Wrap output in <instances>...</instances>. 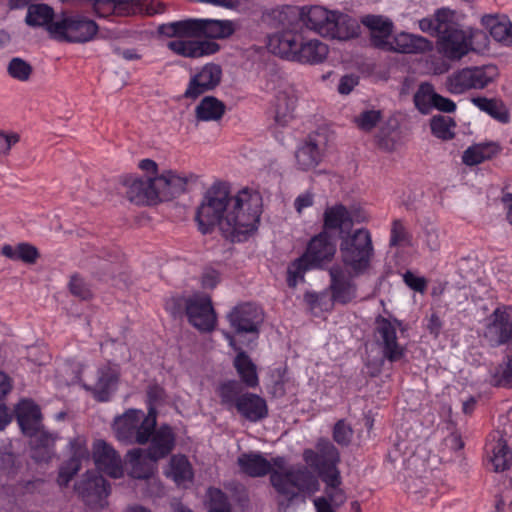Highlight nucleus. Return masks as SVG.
<instances>
[{
	"label": "nucleus",
	"mask_w": 512,
	"mask_h": 512,
	"mask_svg": "<svg viewBox=\"0 0 512 512\" xmlns=\"http://www.w3.org/2000/svg\"><path fill=\"white\" fill-rule=\"evenodd\" d=\"M262 208V197L259 193H250L248 189H243L233 195L222 223V236L231 243L248 241L258 231Z\"/></svg>",
	"instance_id": "obj_1"
},
{
	"label": "nucleus",
	"mask_w": 512,
	"mask_h": 512,
	"mask_svg": "<svg viewBox=\"0 0 512 512\" xmlns=\"http://www.w3.org/2000/svg\"><path fill=\"white\" fill-rule=\"evenodd\" d=\"M270 485L282 501L279 505L289 507L295 501L305 502L306 496L319 490L318 478L306 467L286 468V459L277 456L271 459Z\"/></svg>",
	"instance_id": "obj_2"
},
{
	"label": "nucleus",
	"mask_w": 512,
	"mask_h": 512,
	"mask_svg": "<svg viewBox=\"0 0 512 512\" xmlns=\"http://www.w3.org/2000/svg\"><path fill=\"white\" fill-rule=\"evenodd\" d=\"M216 393L220 398L221 405L234 408L242 418L249 422L257 423L269 416L266 399L256 393L244 391V387L235 379L221 382Z\"/></svg>",
	"instance_id": "obj_3"
},
{
	"label": "nucleus",
	"mask_w": 512,
	"mask_h": 512,
	"mask_svg": "<svg viewBox=\"0 0 512 512\" xmlns=\"http://www.w3.org/2000/svg\"><path fill=\"white\" fill-rule=\"evenodd\" d=\"M232 198L230 184L225 181H216L207 189L195 214L203 235L211 234L216 226L222 230Z\"/></svg>",
	"instance_id": "obj_4"
},
{
	"label": "nucleus",
	"mask_w": 512,
	"mask_h": 512,
	"mask_svg": "<svg viewBox=\"0 0 512 512\" xmlns=\"http://www.w3.org/2000/svg\"><path fill=\"white\" fill-rule=\"evenodd\" d=\"M340 257L342 265L360 276L366 273L374 257L371 233L366 228H359L346 235H341Z\"/></svg>",
	"instance_id": "obj_5"
},
{
	"label": "nucleus",
	"mask_w": 512,
	"mask_h": 512,
	"mask_svg": "<svg viewBox=\"0 0 512 512\" xmlns=\"http://www.w3.org/2000/svg\"><path fill=\"white\" fill-rule=\"evenodd\" d=\"M99 32L98 24L91 18L71 11L57 15V23L52 26L50 38L62 43L84 44L93 41Z\"/></svg>",
	"instance_id": "obj_6"
},
{
	"label": "nucleus",
	"mask_w": 512,
	"mask_h": 512,
	"mask_svg": "<svg viewBox=\"0 0 512 512\" xmlns=\"http://www.w3.org/2000/svg\"><path fill=\"white\" fill-rule=\"evenodd\" d=\"M316 450L305 449L303 460L314 469L324 484L334 486L339 483L341 455L338 448L325 437L317 440Z\"/></svg>",
	"instance_id": "obj_7"
},
{
	"label": "nucleus",
	"mask_w": 512,
	"mask_h": 512,
	"mask_svg": "<svg viewBox=\"0 0 512 512\" xmlns=\"http://www.w3.org/2000/svg\"><path fill=\"white\" fill-rule=\"evenodd\" d=\"M499 76L496 65L466 67L450 76V93L460 94L469 89H483Z\"/></svg>",
	"instance_id": "obj_8"
},
{
	"label": "nucleus",
	"mask_w": 512,
	"mask_h": 512,
	"mask_svg": "<svg viewBox=\"0 0 512 512\" xmlns=\"http://www.w3.org/2000/svg\"><path fill=\"white\" fill-rule=\"evenodd\" d=\"M143 415L142 410L131 408L117 416L112 425L116 438L126 444H147L150 438L141 422Z\"/></svg>",
	"instance_id": "obj_9"
},
{
	"label": "nucleus",
	"mask_w": 512,
	"mask_h": 512,
	"mask_svg": "<svg viewBox=\"0 0 512 512\" xmlns=\"http://www.w3.org/2000/svg\"><path fill=\"white\" fill-rule=\"evenodd\" d=\"M330 283L328 290L331 294L330 307L335 304L347 305L357 298L358 287L353 278L357 277L352 271H346L340 264H333L328 269Z\"/></svg>",
	"instance_id": "obj_10"
},
{
	"label": "nucleus",
	"mask_w": 512,
	"mask_h": 512,
	"mask_svg": "<svg viewBox=\"0 0 512 512\" xmlns=\"http://www.w3.org/2000/svg\"><path fill=\"white\" fill-rule=\"evenodd\" d=\"M188 323L202 333L212 332L217 323V315L210 296L194 293L188 296L186 307Z\"/></svg>",
	"instance_id": "obj_11"
},
{
	"label": "nucleus",
	"mask_w": 512,
	"mask_h": 512,
	"mask_svg": "<svg viewBox=\"0 0 512 512\" xmlns=\"http://www.w3.org/2000/svg\"><path fill=\"white\" fill-rule=\"evenodd\" d=\"M337 252L336 241L332 234L320 231L310 238L303 256L315 269H327Z\"/></svg>",
	"instance_id": "obj_12"
},
{
	"label": "nucleus",
	"mask_w": 512,
	"mask_h": 512,
	"mask_svg": "<svg viewBox=\"0 0 512 512\" xmlns=\"http://www.w3.org/2000/svg\"><path fill=\"white\" fill-rule=\"evenodd\" d=\"M236 335L253 334L258 338L263 318L257 306L252 303L236 305L226 316Z\"/></svg>",
	"instance_id": "obj_13"
},
{
	"label": "nucleus",
	"mask_w": 512,
	"mask_h": 512,
	"mask_svg": "<svg viewBox=\"0 0 512 512\" xmlns=\"http://www.w3.org/2000/svg\"><path fill=\"white\" fill-rule=\"evenodd\" d=\"M465 15L450 9V62L460 60L473 47V29L462 23Z\"/></svg>",
	"instance_id": "obj_14"
},
{
	"label": "nucleus",
	"mask_w": 512,
	"mask_h": 512,
	"mask_svg": "<svg viewBox=\"0 0 512 512\" xmlns=\"http://www.w3.org/2000/svg\"><path fill=\"white\" fill-rule=\"evenodd\" d=\"M402 321L392 320L378 315L375 318V333L382 339V354L389 362L400 361L405 356V348L397 341L396 328L401 327Z\"/></svg>",
	"instance_id": "obj_15"
},
{
	"label": "nucleus",
	"mask_w": 512,
	"mask_h": 512,
	"mask_svg": "<svg viewBox=\"0 0 512 512\" xmlns=\"http://www.w3.org/2000/svg\"><path fill=\"white\" fill-rule=\"evenodd\" d=\"M110 490V483L95 471H87L83 478L75 483V491L90 507L99 505L110 494Z\"/></svg>",
	"instance_id": "obj_16"
},
{
	"label": "nucleus",
	"mask_w": 512,
	"mask_h": 512,
	"mask_svg": "<svg viewBox=\"0 0 512 512\" xmlns=\"http://www.w3.org/2000/svg\"><path fill=\"white\" fill-rule=\"evenodd\" d=\"M301 30V27H290L269 35L268 48L274 55L294 61L304 40Z\"/></svg>",
	"instance_id": "obj_17"
},
{
	"label": "nucleus",
	"mask_w": 512,
	"mask_h": 512,
	"mask_svg": "<svg viewBox=\"0 0 512 512\" xmlns=\"http://www.w3.org/2000/svg\"><path fill=\"white\" fill-rule=\"evenodd\" d=\"M222 74V68L219 64H205L199 72L190 78L183 97L195 100L202 94L214 90L220 84Z\"/></svg>",
	"instance_id": "obj_18"
},
{
	"label": "nucleus",
	"mask_w": 512,
	"mask_h": 512,
	"mask_svg": "<svg viewBox=\"0 0 512 512\" xmlns=\"http://www.w3.org/2000/svg\"><path fill=\"white\" fill-rule=\"evenodd\" d=\"M224 336L228 341L229 346L237 352L233 359V367L239 376V380L237 381L240 382L243 387L252 389L257 388L260 380L256 364L252 361L248 353L237 344L232 333L225 332Z\"/></svg>",
	"instance_id": "obj_19"
},
{
	"label": "nucleus",
	"mask_w": 512,
	"mask_h": 512,
	"mask_svg": "<svg viewBox=\"0 0 512 512\" xmlns=\"http://www.w3.org/2000/svg\"><path fill=\"white\" fill-rule=\"evenodd\" d=\"M123 186L127 187V199L136 205H156L159 196L155 191L153 177L141 178L125 175L120 178Z\"/></svg>",
	"instance_id": "obj_20"
},
{
	"label": "nucleus",
	"mask_w": 512,
	"mask_h": 512,
	"mask_svg": "<svg viewBox=\"0 0 512 512\" xmlns=\"http://www.w3.org/2000/svg\"><path fill=\"white\" fill-rule=\"evenodd\" d=\"M62 3L80 7L91 6L99 17H105L109 12L126 16L134 14L143 4V0H60Z\"/></svg>",
	"instance_id": "obj_21"
},
{
	"label": "nucleus",
	"mask_w": 512,
	"mask_h": 512,
	"mask_svg": "<svg viewBox=\"0 0 512 512\" xmlns=\"http://www.w3.org/2000/svg\"><path fill=\"white\" fill-rule=\"evenodd\" d=\"M487 334L497 345L512 341V305H499L488 317Z\"/></svg>",
	"instance_id": "obj_22"
},
{
	"label": "nucleus",
	"mask_w": 512,
	"mask_h": 512,
	"mask_svg": "<svg viewBox=\"0 0 512 512\" xmlns=\"http://www.w3.org/2000/svg\"><path fill=\"white\" fill-rule=\"evenodd\" d=\"M149 447L144 450L146 457L151 462H157L166 458L176 446V435L169 424H162L156 428L149 441Z\"/></svg>",
	"instance_id": "obj_23"
},
{
	"label": "nucleus",
	"mask_w": 512,
	"mask_h": 512,
	"mask_svg": "<svg viewBox=\"0 0 512 512\" xmlns=\"http://www.w3.org/2000/svg\"><path fill=\"white\" fill-rule=\"evenodd\" d=\"M120 373L117 369L105 365L97 369V381L94 385L83 384L82 387L90 392L97 402H108L116 391Z\"/></svg>",
	"instance_id": "obj_24"
},
{
	"label": "nucleus",
	"mask_w": 512,
	"mask_h": 512,
	"mask_svg": "<svg viewBox=\"0 0 512 512\" xmlns=\"http://www.w3.org/2000/svg\"><path fill=\"white\" fill-rule=\"evenodd\" d=\"M361 23L370 31V42L374 48L386 51L392 49L388 41L393 33V22L382 15L368 14L361 18Z\"/></svg>",
	"instance_id": "obj_25"
},
{
	"label": "nucleus",
	"mask_w": 512,
	"mask_h": 512,
	"mask_svg": "<svg viewBox=\"0 0 512 512\" xmlns=\"http://www.w3.org/2000/svg\"><path fill=\"white\" fill-rule=\"evenodd\" d=\"M93 458L96 468L112 478H119L123 474L121 458L116 450L104 440L94 444Z\"/></svg>",
	"instance_id": "obj_26"
},
{
	"label": "nucleus",
	"mask_w": 512,
	"mask_h": 512,
	"mask_svg": "<svg viewBox=\"0 0 512 512\" xmlns=\"http://www.w3.org/2000/svg\"><path fill=\"white\" fill-rule=\"evenodd\" d=\"M17 423L25 436H34L40 429L41 410L32 399H21L14 408Z\"/></svg>",
	"instance_id": "obj_27"
},
{
	"label": "nucleus",
	"mask_w": 512,
	"mask_h": 512,
	"mask_svg": "<svg viewBox=\"0 0 512 512\" xmlns=\"http://www.w3.org/2000/svg\"><path fill=\"white\" fill-rule=\"evenodd\" d=\"M419 28L432 36H437V49L444 58L448 57V7H442L435 13V18H423Z\"/></svg>",
	"instance_id": "obj_28"
},
{
	"label": "nucleus",
	"mask_w": 512,
	"mask_h": 512,
	"mask_svg": "<svg viewBox=\"0 0 512 512\" xmlns=\"http://www.w3.org/2000/svg\"><path fill=\"white\" fill-rule=\"evenodd\" d=\"M262 22L271 29L278 31L290 27H301L300 7L284 5L282 7L267 10L262 15Z\"/></svg>",
	"instance_id": "obj_29"
},
{
	"label": "nucleus",
	"mask_w": 512,
	"mask_h": 512,
	"mask_svg": "<svg viewBox=\"0 0 512 512\" xmlns=\"http://www.w3.org/2000/svg\"><path fill=\"white\" fill-rule=\"evenodd\" d=\"M155 191L159 196V202L171 201L186 192L188 178L176 174L172 170L164 171L159 176L153 177Z\"/></svg>",
	"instance_id": "obj_30"
},
{
	"label": "nucleus",
	"mask_w": 512,
	"mask_h": 512,
	"mask_svg": "<svg viewBox=\"0 0 512 512\" xmlns=\"http://www.w3.org/2000/svg\"><path fill=\"white\" fill-rule=\"evenodd\" d=\"M353 224V217L347 207L342 203H337L326 207L324 210L321 231H326V233L330 234L332 231H338L339 238L341 239V235L351 232Z\"/></svg>",
	"instance_id": "obj_31"
},
{
	"label": "nucleus",
	"mask_w": 512,
	"mask_h": 512,
	"mask_svg": "<svg viewBox=\"0 0 512 512\" xmlns=\"http://www.w3.org/2000/svg\"><path fill=\"white\" fill-rule=\"evenodd\" d=\"M167 47L177 55L186 58H199L213 55L220 50V45L212 40H172Z\"/></svg>",
	"instance_id": "obj_32"
},
{
	"label": "nucleus",
	"mask_w": 512,
	"mask_h": 512,
	"mask_svg": "<svg viewBox=\"0 0 512 512\" xmlns=\"http://www.w3.org/2000/svg\"><path fill=\"white\" fill-rule=\"evenodd\" d=\"M413 101L422 114H429L433 108L448 113V98L436 93L431 83H421L413 96Z\"/></svg>",
	"instance_id": "obj_33"
},
{
	"label": "nucleus",
	"mask_w": 512,
	"mask_h": 512,
	"mask_svg": "<svg viewBox=\"0 0 512 512\" xmlns=\"http://www.w3.org/2000/svg\"><path fill=\"white\" fill-rule=\"evenodd\" d=\"M324 31L326 34L325 37L349 40L359 36L360 25L355 18L348 14L334 11V17L331 18V25Z\"/></svg>",
	"instance_id": "obj_34"
},
{
	"label": "nucleus",
	"mask_w": 512,
	"mask_h": 512,
	"mask_svg": "<svg viewBox=\"0 0 512 512\" xmlns=\"http://www.w3.org/2000/svg\"><path fill=\"white\" fill-rule=\"evenodd\" d=\"M301 11V28L315 31L319 35L325 37V29L331 25V18L334 17V11H329L322 6L300 7Z\"/></svg>",
	"instance_id": "obj_35"
},
{
	"label": "nucleus",
	"mask_w": 512,
	"mask_h": 512,
	"mask_svg": "<svg viewBox=\"0 0 512 512\" xmlns=\"http://www.w3.org/2000/svg\"><path fill=\"white\" fill-rule=\"evenodd\" d=\"M432 49L433 43L427 38L420 35L401 32L394 37L392 49H386V51L401 54H419L429 52Z\"/></svg>",
	"instance_id": "obj_36"
},
{
	"label": "nucleus",
	"mask_w": 512,
	"mask_h": 512,
	"mask_svg": "<svg viewBox=\"0 0 512 512\" xmlns=\"http://www.w3.org/2000/svg\"><path fill=\"white\" fill-rule=\"evenodd\" d=\"M505 436L506 433L501 431H496L492 435L490 461L495 472H504L510 469L512 465V449L509 447Z\"/></svg>",
	"instance_id": "obj_37"
},
{
	"label": "nucleus",
	"mask_w": 512,
	"mask_h": 512,
	"mask_svg": "<svg viewBox=\"0 0 512 512\" xmlns=\"http://www.w3.org/2000/svg\"><path fill=\"white\" fill-rule=\"evenodd\" d=\"M25 23L29 27H44L50 35L53 25L57 23V16L52 6L46 3H33L28 6Z\"/></svg>",
	"instance_id": "obj_38"
},
{
	"label": "nucleus",
	"mask_w": 512,
	"mask_h": 512,
	"mask_svg": "<svg viewBox=\"0 0 512 512\" xmlns=\"http://www.w3.org/2000/svg\"><path fill=\"white\" fill-rule=\"evenodd\" d=\"M199 27V18H188L161 24L157 32L168 38H199Z\"/></svg>",
	"instance_id": "obj_39"
},
{
	"label": "nucleus",
	"mask_w": 512,
	"mask_h": 512,
	"mask_svg": "<svg viewBox=\"0 0 512 512\" xmlns=\"http://www.w3.org/2000/svg\"><path fill=\"white\" fill-rule=\"evenodd\" d=\"M240 471L245 475L258 478L271 472V463L259 452L242 453L237 458Z\"/></svg>",
	"instance_id": "obj_40"
},
{
	"label": "nucleus",
	"mask_w": 512,
	"mask_h": 512,
	"mask_svg": "<svg viewBox=\"0 0 512 512\" xmlns=\"http://www.w3.org/2000/svg\"><path fill=\"white\" fill-rule=\"evenodd\" d=\"M1 254L12 261H21L27 265L36 264L41 257L39 249L29 242H20L16 246L4 244Z\"/></svg>",
	"instance_id": "obj_41"
},
{
	"label": "nucleus",
	"mask_w": 512,
	"mask_h": 512,
	"mask_svg": "<svg viewBox=\"0 0 512 512\" xmlns=\"http://www.w3.org/2000/svg\"><path fill=\"white\" fill-rule=\"evenodd\" d=\"M199 38L225 39L235 32L231 20L199 19Z\"/></svg>",
	"instance_id": "obj_42"
},
{
	"label": "nucleus",
	"mask_w": 512,
	"mask_h": 512,
	"mask_svg": "<svg viewBox=\"0 0 512 512\" xmlns=\"http://www.w3.org/2000/svg\"><path fill=\"white\" fill-rule=\"evenodd\" d=\"M321 157L318 144L311 138L301 143L295 151L298 169L303 171L315 168L320 163Z\"/></svg>",
	"instance_id": "obj_43"
},
{
	"label": "nucleus",
	"mask_w": 512,
	"mask_h": 512,
	"mask_svg": "<svg viewBox=\"0 0 512 512\" xmlns=\"http://www.w3.org/2000/svg\"><path fill=\"white\" fill-rule=\"evenodd\" d=\"M297 99L293 94L279 91L274 99V120L279 126H286L294 118Z\"/></svg>",
	"instance_id": "obj_44"
},
{
	"label": "nucleus",
	"mask_w": 512,
	"mask_h": 512,
	"mask_svg": "<svg viewBox=\"0 0 512 512\" xmlns=\"http://www.w3.org/2000/svg\"><path fill=\"white\" fill-rule=\"evenodd\" d=\"M328 46L319 40L302 42L294 61L299 63L318 64L328 55Z\"/></svg>",
	"instance_id": "obj_45"
},
{
	"label": "nucleus",
	"mask_w": 512,
	"mask_h": 512,
	"mask_svg": "<svg viewBox=\"0 0 512 512\" xmlns=\"http://www.w3.org/2000/svg\"><path fill=\"white\" fill-rule=\"evenodd\" d=\"M224 102L214 96H205L196 106L195 114L199 121H218L225 114Z\"/></svg>",
	"instance_id": "obj_46"
},
{
	"label": "nucleus",
	"mask_w": 512,
	"mask_h": 512,
	"mask_svg": "<svg viewBox=\"0 0 512 512\" xmlns=\"http://www.w3.org/2000/svg\"><path fill=\"white\" fill-rule=\"evenodd\" d=\"M472 102L481 111L487 113L495 120L503 124L509 122L510 114L502 100L478 96L474 97Z\"/></svg>",
	"instance_id": "obj_47"
},
{
	"label": "nucleus",
	"mask_w": 512,
	"mask_h": 512,
	"mask_svg": "<svg viewBox=\"0 0 512 512\" xmlns=\"http://www.w3.org/2000/svg\"><path fill=\"white\" fill-rule=\"evenodd\" d=\"M499 152V146L496 144H478L468 147L462 156L463 163L468 166H474L483 161L492 158Z\"/></svg>",
	"instance_id": "obj_48"
},
{
	"label": "nucleus",
	"mask_w": 512,
	"mask_h": 512,
	"mask_svg": "<svg viewBox=\"0 0 512 512\" xmlns=\"http://www.w3.org/2000/svg\"><path fill=\"white\" fill-rule=\"evenodd\" d=\"M131 464V476L135 479H149L153 475V467L147 462L146 452L134 448L128 452Z\"/></svg>",
	"instance_id": "obj_49"
},
{
	"label": "nucleus",
	"mask_w": 512,
	"mask_h": 512,
	"mask_svg": "<svg viewBox=\"0 0 512 512\" xmlns=\"http://www.w3.org/2000/svg\"><path fill=\"white\" fill-rule=\"evenodd\" d=\"M481 24L496 41L507 43L511 23L506 18L501 19L497 15H484Z\"/></svg>",
	"instance_id": "obj_50"
},
{
	"label": "nucleus",
	"mask_w": 512,
	"mask_h": 512,
	"mask_svg": "<svg viewBox=\"0 0 512 512\" xmlns=\"http://www.w3.org/2000/svg\"><path fill=\"white\" fill-rule=\"evenodd\" d=\"M315 269L310 266V263L305 259L303 255L296 258L290 263L287 269V285L289 288H295L298 281L305 280V273L309 270Z\"/></svg>",
	"instance_id": "obj_51"
},
{
	"label": "nucleus",
	"mask_w": 512,
	"mask_h": 512,
	"mask_svg": "<svg viewBox=\"0 0 512 512\" xmlns=\"http://www.w3.org/2000/svg\"><path fill=\"white\" fill-rule=\"evenodd\" d=\"M170 465L175 482L181 483L192 480V466L185 455H173L170 459Z\"/></svg>",
	"instance_id": "obj_52"
},
{
	"label": "nucleus",
	"mask_w": 512,
	"mask_h": 512,
	"mask_svg": "<svg viewBox=\"0 0 512 512\" xmlns=\"http://www.w3.org/2000/svg\"><path fill=\"white\" fill-rule=\"evenodd\" d=\"M22 467L18 455L8 447L0 448V472L8 478H14Z\"/></svg>",
	"instance_id": "obj_53"
},
{
	"label": "nucleus",
	"mask_w": 512,
	"mask_h": 512,
	"mask_svg": "<svg viewBox=\"0 0 512 512\" xmlns=\"http://www.w3.org/2000/svg\"><path fill=\"white\" fill-rule=\"evenodd\" d=\"M493 380L497 387L512 389V355H506L496 367Z\"/></svg>",
	"instance_id": "obj_54"
},
{
	"label": "nucleus",
	"mask_w": 512,
	"mask_h": 512,
	"mask_svg": "<svg viewBox=\"0 0 512 512\" xmlns=\"http://www.w3.org/2000/svg\"><path fill=\"white\" fill-rule=\"evenodd\" d=\"M8 75L20 82H26L33 73L32 65L20 57H13L7 65Z\"/></svg>",
	"instance_id": "obj_55"
},
{
	"label": "nucleus",
	"mask_w": 512,
	"mask_h": 512,
	"mask_svg": "<svg viewBox=\"0 0 512 512\" xmlns=\"http://www.w3.org/2000/svg\"><path fill=\"white\" fill-rule=\"evenodd\" d=\"M207 497L209 503L208 512H213L215 510H221L225 512L232 511V507L227 494L220 488L209 487L207 489Z\"/></svg>",
	"instance_id": "obj_56"
},
{
	"label": "nucleus",
	"mask_w": 512,
	"mask_h": 512,
	"mask_svg": "<svg viewBox=\"0 0 512 512\" xmlns=\"http://www.w3.org/2000/svg\"><path fill=\"white\" fill-rule=\"evenodd\" d=\"M354 431L344 419L338 420L332 430L333 440L341 447H348L353 438Z\"/></svg>",
	"instance_id": "obj_57"
},
{
	"label": "nucleus",
	"mask_w": 512,
	"mask_h": 512,
	"mask_svg": "<svg viewBox=\"0 0 512 512\" xmlns=\"http://www.w3.org/2000/svg\"><path fill=\"white\" fill-rule=\"evenodd\" d=\"M382 119V113L380 110H365L355 117V124L357 127L364 131H372Z\"/></svg>",
	"instance_id": "obj_58"
},
{
	"label": "nucleus",
	"mask_w": 512,
	"mask_h": 512,
	"mask_svg": "<svg viewBox=\"0 0 512 512\" xmlns=\"http://www.w3.org/2000/svg\"><path fill=\"white\" fill-rule=\"evenodd\" d=\"M395 125H391L390 123H387L380 127L378 130L375 140L377 146L387 152H391L395 148V139L393 138L392 134L396 130Z\"/></svg>",
	"instance_id": "obj_59"
},
{
	"label": "nucleus",
	"mask_w": 512,
	"mask_h": 512,
	"mask_svg": "<svg viewBox=\"0 0 512 512\" xmlns=\"http://www.w3.org/2000/svg\"><path fill=\"white\" fill-rule=\"evenodd\" d=\"M68 288L70 293L80 300H90L93 297L90 286L78 274L71 276Z\"/></svg>",
	"instance_id": "obj_60"
},
{
	"label": "nucleus",
	"mask_w": 512,
	"mask_h": 512,
	"mask_svg": "<svg viewBox=\"0 0 512 512\" xmlns=\"http://www.w3.org/2000/svg\"><path fill=\"white\" fill-rule=\"evenodd\" d=\"M82 463L79 460L69 458L59 469L57 482L61 486H66L72 478L78 473Z\"/></svg>",
	"instance_id": "obj_61"
},
{
	"label": "nucleus",
	"mask_w": 512,
	"mask_h": 512,
	"mask_svg": "<svg viewBox=\"0 0 512 512\" xmlns=\"http://www.w3.org/2000/svg\"><path fill=\"white\" fill-rule=\"evenodd\" d=\"M188 306V296L175 295L170 297L165 304V309L174 318L186 316V307Z\"/></svg>",
	"instance_id": "obj_62"
},
{
	"label": "nucleus",
	"mask_w": 512,
	"mask_h": 512,
	"mask_svg": "<svg viewBox=\"0 0 512 512\" xmlns=\"http://www.w3.org/2000/svg\"><path fill=\"white\" fill-rule=\"evenodd\" d=\"M341 485V476L339 479V483L337 485L335 484L334 486H329L328 484H325L324 492L326 496L324 497L327 498L329 500V503H331V505L334 506L335 508H338L341 505H343L347 499L346 493L340 487Z\"/></svg>",
	"instance_id": "obj_63"
},
{
	"label": "nucleus",
	"mask_w": 512,
	"mask_h": 512,
	"mask_svg": "<svg viewBox=\"0 0 512 512\" xmlns=\"http://www.w3.org/2000/svg\"><path fill=\"white\" fill-rule=\"evenodd\" d=\"M69 448L71 459L79 460V462L82 463L84 459H88L89 457V451L86 446V441L82 437H75L70 440L69 442Z\"/></svg>",
	"instance_id": "obj_64"
}]
</instances>
